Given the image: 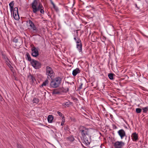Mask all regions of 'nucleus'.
Listing matches in <instances>:
<instances>
[{"label":"nucleus","mask_w":148,"mask_h":148,"mask_svg":"<svg viewBox=\"0 0 148 148\" xmlns=\"http://www.w3.org/2000/svg\"><path fill=\"white\" fill-rule=\"evenodd\" d=\"M44 9H41V10H40V12L42 13V14H44V11L43 10Z\"/></svg>","instance_id":"38"},{"label":"nucleus","mask_w":148,"mask_h":148,"mask_svg":"<svg viewBox=\"0 0 148 148\" xmlns=\"http://www.w3.org/2000/svg\"><path fill=\"white\" fill-rule=\"evenodd\" d=\"M66 140L71 142H73L75 140V139L73 136H71L66 138Z\"/></svg>","instance_id":"20"},{"label":"nucleus","mask_w":148,"mask_h":148,"mask_svg":"<svg viewBox=\"0 0 148 148\" xmlns=\"http://www.w3.org/2000/svg\"><path fill=\"white\" fill-rule=\"evenodd\" d=\"M115 76V75L114 74L112 73H110L108 75V76L109 78L112 80H113L114 79L113 77Z\"/></svg>","instance_id":"23"},{"label":"nucleus","mask_w":148,"mask_h":148,"mask_svg":"<svg viewBox=\"0 0 148 148\" xmlns=\"http://www.w3.org/2000/svg\"><path fill=\"white\" fill-rule=\"evenodd\" d=\"M38 49V48H36L34 46L32 47L31 49L32 51L31 55L32 56L36 58L39 55Z\"/></svg>","instance_id":"6"},{"label":"nucleus","mask_w":148,"mask_h":148,"mask_svg":"<svg viewBox=\"0 0 148 148\" xmlns=\"http://www.w3.org/2000/svg\"><path fill=\"white\" fill-rule=\"evenodd\" d=\"M69 86H66L65 87V88L62 87V88H60V90L61 93L62 92L63 93H66L69 90Z\"/></svg>","instance_id":"12"},{"label":"nucleus","mask_w":148,"mask_h":148,"mask_svg":"<svg viewBox=\"0 0 148 148\" xmlns=\"http://www.w3.org/2000/svg\"><path fill=\"white\" fill-rule=\"evenodd\" d=\"M118 133L121 139H122L124 137H125V139H126L127 136L126 135L125 132L123 130L121 129L119 130L118 132Z\"/></svg>","instance_id":"11"},{"label":"nucleus","mask_w":148,"mask_h":148,"mask_svg":"<svg viewBox=\"0 0 148 148\" xmlns=\"http://www.w3.org/2000/svg\"><path fill=\"white\" fill-rule=\"evenodd\" d=\"M19 38L18 37H15L13 39V42L15 43H16L18 44H19Z\"/></svg>","instance_id":"24"},{"label":"nucleus","mask_w":148,"mask_h":148,"mask_svg":"<svg viewBox=\"0 0 148 148\" xmlns=\"http://www.w3.org/2000/svg\"><path fill=\"white\" fill-rule=\"evenodd\" d=\"M53 8L55 10L56 12H58L59 11L58 8L55 5H53Z\"/></svg>","instance_id":"34"},{"label":"nucleus","mask_w":148,"mask_h":148,"mask_svg":"<svg viewBox=\"0 0 148 148\" xmlns=\"http://www.w3.org/2000/svg\"><path fill=\"white\" fill-rule=\"evenodd\" d=\"M142 109L140 108H136V112L137 113H140L141 112Z\"/></svg>","instance_id":"30"},{"label":"nucleus","mask_w":148,"mask_h":148,"mask_svg":"<svg viewBox=\"0 0 148 148\" xmlns=\"http://www.w3.org/2000/svg\"><path fill=\"white\" fill-rule=\"evenodd\" d=\"M39 100L38 98H34L33 101V103H38L39 102Z\"/></svg>","instance_id":"26"},{"label":"nucleus","mask_w":148,"mask_h":148,"mask_svg":"<svg viewBox=\"0 0 148 148\" xmlns=\"http://www.w3.org/2000/svg\"><path fill=\"white\" fill-rule=\"evenodd\" d=\"M50 1V3L51 4L53 5H53H55L54 3H53V2L52 0H49Z\"/></svg>","instance_id":"40"},{"label":"nucleus","mask_w":148,"mask_h":148,"mask_svg":"<svg viewBox=\"0 0 148 148\" xmlns=\"http://www.w3.org/2000/svg\"><path fill=\"white\" fill-rule=\"evenodd\" d=\"M75 100H77V101L78 100L77 99V98H75Z\"/></svg>","instance_id":"46"},{"label":"nucleus","mask_w":148,"mask_h":148,"mask_svg":"<svg viewBox=\"0 0 148 148\" xmlns=\"http://www.w3.org/2000/svg\"><path fill=\"white\" fill-rule=\"evenodd\" d=\"M30 77V79L32 80V84L33 83H35V81H36V80L35 77L33 75H31L30 73H29V75L28 76V77Z\"/></svg>","instance_id":"21"},{"label":"nucleus","mask_w":148,"mask_h":148,"mask_svg":"<svg viewBox=\"0 0 148 148\" xmlns=\"http://www.w3.org/2000/svg\"><path fill=\"white\" fill-rule=\"evenodd\" d=\"M27 22L29 23L31 29L33 30L34 32L36 33L38 32V30L37 28L36 27L33 22L30 19H29L28 21H27Z\"/></svg>","instance_id":"7"},{"label":"nucleus","mask_w":148,"mask_h":148,"mask_svg":"<svg viewBox=\"0 0 148 148\" xmlns=\"http://www.w3.org/2000/svg\"><path fill=\"white\" fill-rule=\"evenodd\" d=\"M65 102L62 104V106H64V108H66Z\"/></svg>","instance_id":"43"},{"label":"nucleus","mask_w":148,"mask_h":148,"mask_svg":"<svg viewBox=\"0 0 148 148\" xmlns=\"http://www.w3.org/2000/svg\"><path fill=\"white\" fill-rule=\"evenodd\" d=\"M135 6L136 7V8H137V9H140L138 7V6H137V4H136V3H135Z\"/></svg>","instance_id":"42"},{"label":"nucleus","mask_w":148,"mask_h":148,"mask_svg":"<svg viewBox=\"0 0 148 148\" xmlns=\"http://www.w3.org/2000/svg\"><path fill=\"white\" fill-rule=\"evenodd\" d=\"M74 84V82H73L72 83H69L68 82H66V86H69V85H72V84Z\"/></svg>","instance_id":"33"},{"label":"nucleus","mask_w":148,"mask_h":148,"mask_svg":"<svg viewBox=\"0 0 148 148\" xmlns=\"http://www.w3.org/2000/svg\"><path fill=\"white\" fill-rule=\"evenodd\" d=\"M76 43L77 48L79 52H81L82 53V44L81 40L80 39H78Z\"/></svg>","instance_id":"10"},{"label":"nucleus","mask_w":148,"mask_h":148,"mask_svg":"<svg viewBox=\"0 0 148 148\" xmlns=\"http://www.w3.org/2000/svg\"><path fill=\"white\" fill-rule=\"evenodd\" d=\"M72 103L69 101L65 102L66 108V107H69L70 105H71Z\"/></svg>","instance_id":"29"},{"label":"nucleus","mask_w":148,"mask_h":148,"mask_svg":"<svg viewBox=\"0 0 148 148\" xmlns=\"http://www.w3.org/2000/svg\"><path fill=\"white\" fill-rule=\"evenodd\" d=\"M81 71L78 68H77L74 70L72 72V74L74 76H75L78 73L80 72Z\"/></svg>","instance_id":"14"},{"label":"nucleus","mask_w":148,"mask_h":148,"mask_svg":"<svg viewBox=\"0 0 148 148\" xmlns=\"http://www.w3.org/2000/svg\"><path fill=\"white\" fill-rule=\"evenodd\" d=\"M2 99V97L1 96V95H0V100H1Z\"/></svg>","instance_id":"44"},{"label":"nucleus","mask_w":148,"mask_h":148,"mask_svg":"<svg viewBox=\"0 0 148 148\" xmlns=\"http://www.w3.org/2000/svg\"><path fill=\"white\" fill-rule=\"evenodd\" d=\"M114 148H122L125 143L122 141H117L113 143Z\"/></svg>","instance_id":"9"},{"label":"nucleus","mask_w":148,"mask_h":148,"mask_svg":"<svg viewBox=\"0 0 148 148\" xmlns=\"http://www.w3.org/2000/svg\"><path fill=\"white\" fill-rule=\"evenodd\" d=\"M17 148H24L23 146L20 144H17Z\"/></svg>","instance_id":"36"},{"label":"nucleus","mask_w":148,"mask_h":148,"mask_svg":"<svg viewBox=\"0 0 148 148\" xmlns=\"http://www.w3.org/2000/svg\"><path fill=\"white\" fill-rule=\"evenodd\" d=\"M109 96L111 98H112V97L113 98H115V97H112V96H111V95H109Z\"/></svg>","instance_id":"45"},{"label":"nucleus","mask_w":148,"mask_h":148,"mask_svg":"<svg viewBox=\"0 0 148 148\" xmlns=\"http://www.w3.org/2000/svg\"><path fill=\"white\" fill-rule=\"evenodd\" d=\"M86 79L85 78L82 77L79 78L77 81V82L79 84H82L83 85L84 83L86 82Z\"/></svg>","instance_id":"15"},{"label":"nucleus","mask_w":148,"mask_h":148,"mask_svg":"<svg viewBox=\"0 0 148 148\" xmlns=\"http://www.w3.org/2000/svg\"><path fill=\"white\" fill-rule=\"evenodd\" d=\"M30 64L36 69H39L41 68L42 66V64L41 62L35 60H32Z\"/></svg>","instance_id":"4"},{"label":"nucleus","mask_w":148,"mask_h":148,"mask_svg":"<svg viewBox=\"0 0 148 148\" xmlns=\"http://www.w3.org/2000/svg\"><path fill=\"white\" fill-rule=\"evenodd\" d=\"M49 82V81L47 79L44 82H43L41 85L40 86V87H43V86H46L48 84Z\"/></svg>","instance_id":"22"},{"label":"nucleus","mask_w":148,"mask_h":148,"mask_svg":"<svg viewBox=\"0 0 148 148\" xmlns=\"http://www.w3.org/2000/svg\"><path fill=\"white\" fill-rule=\"evenodd\" d=\"M64 129L65 130H66V129H65V128H64Z\"/></svg>","instance_id":"49"},{"label":"nucleus","mask_w":148,"mask_h":148,"mask_svg":"<svg viewBox=\"0 0 148 148\" xmlns=\"http://www.w3.org/2000/svg\"><path fill=\"white\" fill-rule=\"evenodd\" d=\"M142 109L143 110V112L144 113H146L148 111V107H147L142 108Z\"/></svg>","instance_id":"27"},{"label":"nucleus","mask_w":148,"mask_h":148,"mask_svg":"<svg viewBox=\"0 0 148 148\" xmlns=\"http://www.w3.org/2000/svg\"><path fill=\"white\" fill-rule=\"evenodd\" d=\"M53 116L52 115H49L47 117L48 122L49 123H52L53 119Z\"/></svg>","instance_id":"19"},{"label":"nucleus","mask_w":148,"mask_h":148,"mask_svg":"<svg viewBox=\"0 0 148 148\" xmlns=\"http://www.w3.org/2000/svg\"><path fill=\"white\" fill-rule=\"evenodd\" d=\"M131 137L133 141H136L138 140V135L136 132H134L132 133L131 136Z\"/></svg>","instance_id":"13"},{"label":"nucleus","mask_w":148,"mask_h":148,"mask_svg":"<svg viewBox=\"0 0 148 148\" xmlns=\"http://www.w3.org/2000/svg\"><path fill=\"white\" fill-rule=\"evenodd\" d=\"M14 2L13 1H11L9 4V6L10 8V11L11 14H12L13 10H14Z\"/></svg>","instance_id":"16"},{"label":"nucleus","mask_w":148,"mask_h":148,"mask_svg":"<svg viewBox=\"0 0 148 148\" xmlns=\"http://www.w3.org/2000/svg\"><path fill=\"white\" fill-rule=\"evenodd\" d=\"M89 129L84 126H82L79 128V132L82 135L81 137H82L86 135H89Z\"/></svg>","instance_id":"2"},{"label":"nucleus","mask_w":148,"mask_h":148,"mask_svg":"<svg viewBox=\"0 0 148 148\" xmlns=\"http://www.w3.org/2000/svg\"><path fill=\"white\" fill-rule=\"evenodd\" d=\"M80 85L78 87V88H77V90H80L82 88V84H79Z\"/></svg>","instance_id":"37"},{"label":"nucleus","mask_w":148,"mask_h":148,"mask_svg":"<svg viewBox=\"0 0 148 148\" xmlns=\"http://www.w3.org/2000/svg\"><path fill=\"white\" fill-rule=\"evenodd\" d=\"M113 99V100H114L115 101H116V100H115V99Z\"/></svg>","instance_id":"48"},{"label":"nucleus","mask_w":148,"mask_h":148,"mask_svg":"<svg viewBox=\"0 0 148 148\" xmlns=\"http://www.w3.org/2000/svg\"><path fill=\"white\" fill-rule=\"evenodd\" d=\"M52 95H60L61 92L60 91V89H54L53 90V91L52 92Z\"/></svg>","instance_id":"18"},{"label":"nucleus","mask_w":148,"mask_h":148,"mask_svg":"<svg viewBox=\"0 0 148 148\" xmlns=\"http://www.w3.org/2000/svg\"><path fill=\"white\" fill-rule=\"evenodd\" d=\"M130 140V136H129V140Z\"/></svg>","instance_id":"47"},{"label":"nucleus","mask_w":148,"mask_h":148,"mask_svg":"<svg viewBox=\"0 0 148 148\" xmlns=\"http://www.w3.org/2000/svg\"><path fill=\"white\" fill-rule=\"evenodd\" d=\"M25 58L27 61L30 62V63L32 62L33 60L34 59H32L31 57L30 56L28 53H27L26 55Z\"/></svg>","instance_id":"17"},{"label":"nucleus","mask_w":148,"mask_h":148,"mask_svg":"<svg viewBox=\"0 0 148 148\" xmlns=\"http://www.w3.org/2000/svg\"><path fill=\"white\" fill-rule=\"evenodd\" d=\"M12 14L14 18L16 20H18L19 18V16L18 13V8L17 7H15L13 10Z\"/></svg>","instance_id":"8"},{"label":"nucleus","mask_w":148,"mask_h":148,"mask_svg":"<svg viewBox=\"0 0 148 148\" xmlns=\"http://www.w3.org/2000/svg\"><path fill=\"white\" fill-rule=\"evenodd\" d=\"M50 85V87L56 88L58 87L61 83L62 78L60 77H57L51 78Z\"/></svg>","instance_id":"1"},{"label":"nucleus","mask_w":148,"mask_h":148,"mask_svg":"<svg viewBox=\"0 0 148 148\" xmlns=\"http://www.w3.org/2000/svg\"><path fill=\"white\" fill-rule=\"evenodd\" d=\"M81 138L83 141L84 142L86 145H88L90 144L91 142V136L89 135L81 137Z\"/></svg>","instance_id":"5"},{"label":"nucleus","mask_w":148,"mask_h":148,"mask_svg":"<svg viewBox=\"0 0 148 148\" xmlns=\"http://www.w3.org/2000/svg\"><path fill=\"white\" fill-rule=\"evenodd\" d=\"M5 61L6 62V64L8 66L10 67V69L13 68V67L11 65V64L9 63V62H10V60L8 59V60H5Z\"/></svg>","instance_id":"25"},{"label":"nucleus","mask_w":148,"mask_h":148,"mask_svg":"<svg viewBox=\"0 0 148 148\" xmlns=\"http://www.w3.org/2000/svg\"><path fill=\"white\" fill-rule=\"evenodd\" d=\"M78 39H80L79 38H76L75 36V37L74 38V39L75 40L76 42H77V40Z\"/></svg>","instance_id":"39"},{"label":"nucleus","mask_w":148,"mask_h":148,"mask_svg":"<svg viewBox=\"0 0 148 148\" xmlns=\"http://www.w3.org/2000/svg\"><path fill=\"white\" fill-rule=\"evenodd\" d=\"M138 1H140V0H138Z\"/></svg>","instance_id":"50"},{"label":"nucleus","mask_w":148,"mask_h":148,"mask_svg":"<svg viewBox=\"0 0 148 148\" xmlns=\"http://www.w3.org/2000/svg\"><path fill=\"white\" fill-rule=\"evenodd\" d=\"M2 55L3 56V58L5 60H8V58L5 55L3 54H2Z\"/></svg>","instance_id":"32"},{"label":"nucleus","mask_w":148,"mask_h":148,"mask_svg":"<svg viewBox=\"0 0 148 148\" xmlns=\"http://www.w3.org/2000/svg\"><path fill=\"white\" fill-rule=\"evenodd\" d=\"M57 113L59 115V116H60L62 118L63 117V116H64L63 114L60 112L58 111L57 112Z\"/></svg>","instance_id":"35"},{"label":"nucleus","mask_w":148,"mask_h":148,"mask_svg":"<svg viewBox=\"0 0 148 148\" xmlns=\"http://www.w3.org/2000/svg\"><path fill=\"white\" fill-rule=\"evenodd\" d=\"M65 122V117L63 116V117L62 118V122L61 123V125L63 126L64 124V123Z\"/></svg>","instance_id":"31"},{"label":"nucleus","mask_w":148,"mask_h":148,"mask_svg":"<svg viewBox=\"0 0 148 148\" xmlns=\"http://www.w3.org/2000/svg\"><path fill=\"white\" fill-rule=\"evenodd\" d=\"M113 127L114 129H116L117 128V126L115 125H114Z\"/></svg>","instance_id":"41"},{"label":"nucleus","mask_w":148,"mask_h":148,"mask_svg":"<svg viewBox=\"0 0 148 148\" xmlns=\"http://www.w3.org/2000/svg\"><path fill=\"white\" fill-rule=\"evenodd\" d=\"M95 122L97 123H100V120L99 118V117H96L95 119Z\"/></svg>","instance_id":"28"},{"label":"nucleus","mask_w":148,"mask_h":148,"mask_svg":"<svg viewBox=\"0 0 148 148\" xmlns=\"http://www.w3.org/2000/svg\"><path fill=\"white\" fill-rule=\"evenodd\" d=\"M46 74L47 75V78L49 79V77L51 78H53L55 75V73L52 68L48 66L46 67Z\"/></svg>","instance_id":"3"}]
</instances>
